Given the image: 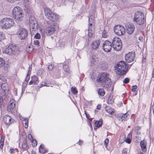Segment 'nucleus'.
Wrapping results in <instances>:
<instances>
[{
    "instance_id": "f257e3e1",
    "label": "nucleus",
    "mask_w": 154,
    "mask_h": 154,
    "mask_svg": "<svg viewBox=\"0 0 154 154\" xmlns=\"http://www.w3.org/2000/svg\"><path fill=\"white\" fill-rule=\"evenodd\" d=\"M115 72L119 75H122L125 74L127 71L128 65L126 64L123 61L119 62L116 66Z\"/></svg>"
},
{
    "instance_id": "f03ea898",
    "label": "nucleus",
    "mask_w": 154,
    "mask_h": 154,
    "mask_svg": "<svg viewBox=\"0 0 154 154\" xmlns=\"http://www.w3.org/2000/svg\"><path fill=\"white\" fill-rule=\"evenodd\" d=\"M44 12L46 18L50 21L55 22L59 18L58 15L52 12L51 10L48 8H44Z\"/></svg>"
},
{
    "instance_id": "7ed1b4c3",
    "label": "nucleus",
    "mask_w": 154,
    "mask_h": 154,
    "mask_svg": "<svg viewBox=\"0 0 154 154\" xmlns=\"http://www.w3.org/2000/svg\"><path fill=\"white\" fill-rule=\"evenodd\" d=\"M14 23L13 20L8 18H2L0 20V25L2 28L8 29L13 26Z\"/></svg>"
},
{
    "instance_id": "20e7f679",
    "label": "nucleus",
    "mask_w": 154,
    "mask_h": 154,
    "mask_svg": "<svg viewBox=\"0 0 154 154\" xmlns=\"http://www.w3.org/2000/svg\"><path fill=\"white\" fill-rule=\"evenodd\" d=\"M108 74L106 72L102 73L100 75V78L98 77L97 81V82L101 83L104 85H108L111 84V80L109 78Z\"/></svg>"
},
{
    "instance_id": "39448f33",
    "label": "nucleus",
    "mask_w": 154,
    "mask_h": 154,
    "mask_svg": "<svg viewBox=\"0 0 154 154\" xmlns=\"http://www.w3.org/2000/svg\"><path fill=\"white\" fill-rule=\"evenodd\" d=\"M4 53L9 55H16L19 53L20 51L16 45L11 44L5 49Z\"/></svg>"
},
{
    "instance_id": "423d86ee",
    "label": "nucleus",
    "mask_w": 154,
    "mask_h": 154,
    "mask_svg": "<svg viewBox=\"0 0 154 154\" xmlns=\"http://www.w3.org/2000/svg\"><path fill=\"white\" fill-rule=\"evenodd\" d=\"M134 21L139 25H143L146 21L144 14L139 11L137 12L134 18Z\"/></svg>"
},
{
    "instance_id": "0eeeda50",
    "label": "nucleus",
    "mask_w": 154,
    "mask_h": 154,
    "mask_svg": "<svg viewBox=\"0 0 154 154\" xmlns=\"http://www.w3.org/2000/svg\"><path fill=\"white\" fill-rule=\"evenodd\" d=\"M23 12L22 10L20 7H15L13 10L12 15L17 20H21L23 17Z\"/></svg>"
},
{
    "instance_id": "6e6552de",
    "label": "nucleus",
    "mask_w": 154,
    "mask_h": 154,
    "mask_svg": "<svg viewBox=\"0 0 154 154\" xmlns=\"http://www.w3.org/2000/svg\"><path fill=\"white\" fill-rule=\"evenodd\" d=\"M112 45L113 48L116 51H120L122 48L121 39L119 38H114L112 41Z\"/></svg>"
},
{
    "instance_id": "1a4fd4ad",
    "label": "nucleus",
    "mask_w": 154,
    "mask_h": 154,
    "mask_svg": "<svg viewBox=\"0 0 154 154\" xmlns=\"http://www.w3.org/2000/svg\"><path fill=\"white\" fill-rule=\"evenodd\" d=\"M115 32L119 35H124L125 33V30L124 26L120 25L116 26L114 28Z\"/></svg>"
},
{
    "instance_id": "9d476101",
    "label": "nucleus",
    "mask_w": 154,
    "mask_h": 154,
    "mask_svg": "<svg viewBox=\"0 0 154 154\" xmlns=\"http://www.w3.org/2000/svg\"><path fill=\"white\" fill-rule=\"evenodd\" d=\"M102 47L104 51L106 52H109L111 51L112 49V44L109 41L106 40L104 42Z\"/></svg>"
},
{
    "instance_id": "9b49d317",
    "label": "nucleus",
    "mask_w": 154,
    "mask_h": 154,
    "mask_svg": "<svg viewBox=\"0 0 154 154\" xmlns=\"http://www.w3.org/2000/svg\"><path fill=\"white\" fill-rule=\"evenodd\" d=\"M135 53L133 52H130L126 54L125 58L126 62L128 63L133 61L135 59Z\"/></svg>"
},
{
    "instance_id": "f8f14e48",
    "label": "nucleus",
    "mask_w": 154,
    "mask_h": 154,
    "mask_svg": "<svg viewBox=\"0 0 154 154\" xmlns=\"http://www.w3.org/2000/svg\"><path fill=\"white\" fill-rule=\"evenodd\" d=\"M55 24L53 23L51 25H49L46 28L45 32L48 35H51L54 33L55 31Z\"/></svg>"
},
{
    "instance_id": "ddd939ff",
    "label": "nucleus",
    "mask_w": 154,
    "mask_h": 154,
    "mask_svg": "<svg viewBox=\"0 0 154 154\" xmlns=\"http://www.w3.org/2000/svg\"><path fill=\"white\" fill-rule=\"evenodd\" d=\"M126 32L129 34H131L133 33L135 30V26L134 25L131 23L127 24L126 26Z\"/></svg>"
},
{
    "instance_id": "4468645a",
    "label": "nucleus",
    "mask_w": 154,
    "mask_h": 154,
    "mask_svg": "<svg viewBox=\"0 0 154 154\" xmlns=\"http://www.w3.org/2000/svg\"><path fill=\"white\" fill-rule=\"evenodd\" d=\"M19 32V37L21 40H24L27 37L28 32L26 29H20Z\"/></svg>"
},
{
    "instance_id": "2eb2a0df",
    "label": "nucleus",
    "mask_w": 154,
    "mask_h": 154,
    "mask_svg": "<svg viewBox=\"0 0 154 154\" xmlns=\"http://www.w3.org/2000/svg\"><path fill=\"white\" fill-rule=\"evenodd\" d=\"M15 103L14 101L13 100H11L8 106V111L11 112H13L15 109Z\"/></svg>"
},
{
    "instance_id": "dca6fc26",
    "label": "nucleus",
    "mask_w": 154,
    "mask_h": 154,
    "mask_svg": "<svg viewBox=\"0 0 154 154\" xmlns=\"http://www.w3.org/2000/svg\"><path fill=\"white\" fill-rule=\"evenodd\" d=\"M22 142H20L19 145H22V147L23 150H27L29 148L27 144L26 138H23L22 139Z\"/></svg>"
},
{
    "instance_id": "f3484780",
    "label": "nucleus",
    "mask_w": 154,
    "mask_h": 154,
    "mask_svg": "<svg viewBox=\"0 0 154 154\" xmlns=\"http://www.w3.org/2000/svg\"><path fill=\"white\" fill-rule=\"evenodd\" d=\"M3 120L7 125H10L13 122V119L9 116H5L3 118Z\"/></svg>"
},
{
    "instance_id": "a211bd4d",
    "label": "nucleus",
    "mask_w": 154,
    "mask_h": 154,
    "mask_svg": "<svg viewBox=\"0 0 154 154\" xmlns=\"http://www.w3.org/2000/svg\"><path fill=\"white\" fill-rule=\"evenodd\" d=\"M88 35L91 37L94 33V26L92 24H89L88 27Z\"/></svg>"
},
{
    "instance_id": "6ab92c4d",
    "label": "nucleus",
    "mask_w": 154,
    "mask_h": 154,
    "mask_svg": "<svg viewBox=\"0 0 154 154\" xmlns=\"http://www.w3.org/2000/svg\"><path fill=\"white\" fill-rule=\"evenodd\" d=\"M100 41L99 40H96L94 41L91 44V47L94 50L97 49L99 47L100 44Z\"/></svg>"
},
{
    "instance_id": "aec40b11",
    "label": "nucleus",
    "mask_w": 154,
    "mask_h": 154,
    "mask_svg": "<svg viewBox=\"0 0 154 154\" xmlns=\"http://www.w3.org/2000/svg\"><path fill=\"white\" fill-rule=\"evenodd\" d=\"M1 87L2 89L5 93L8 92L9 90L8 84L7 82H4L1 84Z\"/></svg>"
},
{
    "instance_id": "412c9836",
    "label": "nucleus",
    "mask_w": 154,
    "mask_h": 154,
    "mask_svg": "<svg viewBox=\"0 0 154 154\" xmlns=\"http://www.w3.org/2000/svg\"><path fill=\"white\" fill-rule=\"evenodd\" d=\"M140 146L143 152H145L146 150V141L143 140L140 142Z\"/></svg>"
},
{
    "instance_id": "4be33fe9",
    "label": "nucleus",
    "mask_w": 154,
    "mask_h": 154,
    "mask_svg": "<svg viewBox=\"0 0 154 154\" xmlns=\"http://www.w3.org/2000/svg\"><path fill=\"white\" fill-rule=\"evenodd\" d=\"M39 152L42 154H45L47 152L48 150L45 149L44 146L41 144L39 148Z\"/></svg>"
},
{
    "instance_id": "5701e85b",
    "label": "nucleus",
    "mask_w": 154,
    "mask_h": 154,
    "mask_svg": "<svg viewBox=\"0 0 154 154\" xmlns=\"http://www.w3.org/2000/svg\"><path fill=\"white\" fill-rule=\"evenodd\" d=\"M100 66V67L102 70H105L107 68V66L106 63L103 62H100L99 63Z\"/></svg>"
},
{
    "instance_id": "b1692460",
    "label": "nucleus",
    "mask_w": 154,
    "mask_h": 154,
    "mask_svg": "<svg viewBox=\"0 0 154 154\" xmlns=\"http://www.w3.org/2000/svg\"><path fill=\"white\" fill-rule=\"evenodd\" d=\"M32 79L34 82V85H37L39 83L38 78L35 75L31 77Z\"/></svg>"
},
{
    "instance_id": "393cba45",
    "label": "nucleus",
    "mask_w": 154,
    "mask_h": 154,
    "mask_svg": "<svg viewBox=\"0 0 154 154\" xmlns=\"http://www.w3.org/2000/svg\"><path fill=\"white\" fill-rule=\"evenodd\" d=\"M98 94L100 96H103L105 94V91L103 88H99L97 91Z\"/></svg>"
},
{
    "instance_id": "a878e982",
    "label": "nucleus",
    "mask_w": 154,
    "mask_h": 154,
    "mask_svg": "<svg viewBox=\"0 0 154 154\" xmlns=\"http://www.w3.org/2000/svg\"><path fill=\"white\" fill-rule=\"evenodd\" d=\"M63 69L65 72L67 73L66 75H69L71 71L69 70V68L68 65H65L63 66Z\"/></svg>"
},
{
    "instance_id": "bb28decb",
    "label": "nucleus",
    "mask_w": 154,
    "mask_h": 154,
    "mask_svg": "<svg viewBox=\"0 0 154 154\" xmlns=\"http://www.w3.org/2000/svg\"><path fill=\"white\" fill-rule=\"evenodd\" d=\"M5 96H2V97H0V107H3L4 106V98Z\"/></svg>"
},
{
    "instance_id": "cd10ccee",
    "label": "nucleus",
    "mask_w": 154,
    "mask_h": 154,
    "mask_svg": "<svg viewBox=\"0 0 154 154\" xmlns=\"http://www.w3.org/2000/svg\"><path fill=\"white\" fill-rule=\"evenodd\" d=\"M122 137L124 139H125L124 140L125 141L126 143H129V144H130L131 143V139H130L129 138H127L126 139L125 135H123L122 136H121V137H120V139H122Z\"/></svg>"
},
{
    "instance_id": "c85d7f7f",
    "label": "nucleus",
    "mask_w": 154,
    "mask_h": 154,
    "mask_svg": "<svg viewBox=\"0 0 154 154\" xmlns=\"http://www.w3.org/2000/svg\"><path fill=\"white\" fill-rule=\"evenodd\" d=\"M88 22L89 24H92V23H94V17L93 15L90 16L88 19Z\"/></svg>"
},
{
    "instance_id": "c756f323",
    "label": "nucleus",
    "mask_w": 154,
    "mask_h": 154,
    "mask_svg": "<svg viewBox=\"0 0 154 154\" xmlns=\"http://www.w3.org/2000/svg\"><path fill=\"white\" fill-rule=\"evenodd\" d=\"M119 118L121 119L122 121L123 120H127L128 119L127 113L122 114L121 117Z\"/></svg>"
},
{
    "instance_id": "7c9ffc66",
    "label": "nucleus",
    "mask_w": 154,
    "mask_h": 154,
    "mask_svg": "<svg viewBox=\"0 0 154 154\" xmlns=\"http://www.w3.org/2000/svg\"><path fill=\"white\" fill-rule=\"evenodd\" d=\"M23 119L24 120L23 123V124H25L24 125L25 128H27L28 127V119H27L26 118Z\"/></svg>"
},
{
    "instance_id": "2f4dec72",
    "label": "nucleus",
    "mask_w": 154,
    "mask_h": 154,
    "mask_svg": "<svg viewBox=\"0 0 154 154\" xmlns=\"http://www.w3.org/2000/svg\"><path fill=\"white\" fill-rule=\"evenodd\" d=\"M95 124L97 127H100L102 125V122L101 121H96L95 122Z\"/></svg>"
},
{
    "instance_id": "473e14b6",
    "label": "nucleus",
    "mask_w": 154,
    "mask_h": 154,
    "mask_svg": "<svg viewBox=\"0 0 154 154\" xmlns=\"http://www.w3.org/2000/svg\"><path fill=\"white\" fill-rule=\"evenodd\" d=\"M4 139L1 137L0 140V149H2L3 146L4 144Z\"/></svg>"
},
{
    "instance_id": "72a5a7b5",
    "label": "nucleus",
    "mask_w": 154,
    "mask_h": 154,
    "mask_svg": "<svg viewBox=\"0 0 154 154\" xmlns=\"http://www.w3.org/2000/svg\"><path fill=\"white\" fill-rule=\"evenodd\" d=\"M4 65L5 66L4 60L1 58H0V68L2 67Z\"/></svg>"
},
{
    "instance_id": "f704fd0d",
    "label": "nucleus",
    "mask_w": 154,
    "mask_h": 154,
    "mask_svg": "<svg viewBox=\"0 0 154 154\" xmlns=\"http://www.w3.org/2000/svg\"><path fill=\"white\" fill-rule=\"evenodd\" d=\"M71 91L72 93L74 95L77 94L78 92L76 88L72 87L71 88Z\"/></svg>"
},
{
    "instance_id": "c9c22d12",
    "label": "nucleus",
    "mask_w": 154,
    "mask_h": 154,
    "mask_svg": "<svg viewBox=\"0 0 154 154\" xmlns=\"http://www.w3.org/2000/svg\"><path fill=\"white\" fill-rule=\"evenodd\" d=\"M5 38V35L2 32H0V42L2 41Z\"/></svg>"
},
{
    "instance_id": "e433bc0d",
    "label": "nucleus",
    "mask_w": 154,
    "mask_h": 154,
    "mask_svg": "<svg viewBox=\"0 0 154 154\" xmlns=\"http://www.w3.org/2000/svg\"><path fill=\"white\" fill-rule=\"evenodd\" d=\"M24 10L26 13H28L30 11V8L28 6H25L24 8Z\"/></svg>"
},
{
    "instance_id": "4c0bfd02",
    "label": "nucleus",
    "mask_w": 154,
    "mask_h": 154,
    "mask_svg": "<svg viewBox=\"0 0 154 154\" xmlns=\"http://www.w3.org/2000/svg\"><path fill=\"white\" fill-rule=\"evenodd\" d=\"M4 82H6L5 79L3 77L0 78V83L2 84Z\"/></svg>"
},
{
    "instance_id": "58836bf2",
    "label": "nucleus",
    "mask_w": 154,
    "mask_h": 154,
    "mask_svg": "<svg viewBox=\"0 0 154 154\" xmlns=\"http://www.w3.org/2000/svg\"><path fill=\"white\" fill-rule=\"evenodd\" d=\"M102 35L103 38H106L107 37L108 35L107 32L105 30H104L103 31Z\"/></svg>"
},
{
    "instance_id": "ea45409f",
    "label": "nucleus",
    "mask_w": 154,
    "mask_h": 154,
    "mask_svg": "<svg viewBox=\"0 0 154 154\" xmlns=\"http://www.w3.org/2000/svg\"><path fill=\"white\" fill-rule=\"evenodd\" d=\"M108 101H109L110 103H111L114 102V100L113 98L112 97L109 96L108 99Z\"/></svg>"
},
{
    "instance_id": "a19ab883",
    "label": "nucleus",
    "mask_w": 154,
    "mask_h": 154,
    "mask_svg": "<svg viewBox=\"0 0 154 154\" xmlns=\"http://www.w3.org/2000/svg\"><path fill=\"white\" fill-rule=\"evenodd\" d=\"M137 85H134L133 86L131 87V91L132 92H134L135 91L136 89H137Z\"/></svg>"
},
{
    "instance_id": "79ce46f5",
    "label": "nucleus",
    "mask_w": 154,
    "mask_h": 154,
    "mask_svg": "<svg viewBox=\"0 0 154 154\" xmlns=\"http://www.w3.org/2000/svg\"><path fill=\"white\" fill-rule=\"evenodd\" d=\"M129 79L128 78H125L123 82L125 84H127L129 82Z\"/></svg>"
},
{
    "instance_id": "37998d69",
    "label": "nucleus",
    "mask_w": 154,
    "mask_h": 154,
    "mask_svg": "<svg viewBox=\"0 0 154 154\" xmlns=\"http://www.w3.org/2000/svg\"><path fill=\"white\" fill-rule=\"evenodd\" d=\"M29 75H29V72H28L26 77L25 79V82H27V83L28 82V80L30 78V76Z\"/></svg>"
},
{
    "instance_id": "c03bdc74",
    "label": "nucleus",
    "mask_w": 154,
    "mask_h": 154,
    "mask_svg": "<svg viewBox=\"0 0 154 154\" xmlns=\"http://www.w3.org/2000/svg\"><path fill=\"white\" fill-rule=\"evenodd\" d=\"M106 112L111 114H112L114 113V112L112 109H107L106 110Z\"/></svg>"
},
{
    "instance_id": "a18cd8bd",
    "label": "nucleus",
    "mask_w": 154,
    "mask_h": 154,
    "mask_svg": "<svg viewBox=\"0 0 154 154\" xmlns=\"http://www.w3.org/2000/svg\"><path fill=\"white\" fill-rule=\"evenodd\" d=\"M17 149H14L12 148H11L10 149L9 152L11 153H14L15 152V151H17Z\"/></svg>"
},
{
    "instance_id": "49530a36",
    "label": "nucleus",
    "mask_w": 154,
    "mask_h": 154,
    "mask_svg": "<svg viewBox=\"0 0 154 154\" xmlns=\"http://www.w3.org/2000/svg\"><path fill=\"white\" fill-rule=\"evenodd\" d=\"M109 140L108 138H107L105 139V140L104 141V143L105 145V146L107 148V145L108 144V143L109 142Z\"/></svg>"
},
{
    "instance_id": "de8ad7c7",
    "label": "nucleus",
    "mask_w": 154,
    "mask_h": 154,
    "mask_svg": "<svg viewBox=\"0 0 154 154\" xmlns=\"http://www.w3.org/2000/svg\"><path fill=\"white\" fill-rule=\"evenodd\" d=\"M34 37L36 39H39L40 37V35L39 33H37L35 35Z\"/></svg>"
},
{
    "instance_id": "09e8293b",
    "label": "nucleus",
    "mask_w": 154,
    "mask_h": 154,
    "mask_svg": "<svg viewBox=\"0 0 154 154\" xmlns=\"http://www.w3.org/2000/svg\"><path fill=\"white\" fill-rule=\"evenodd\" d=\"M34 43L35 45L39 46V41L38 40H36L34 41Z\"/></svg>"
},
{
    "instance_id": "8fccbe9b",
    "label": "nucleus",
    "mask_w": 154,
    "mask_h": 154,
    "mask_svg": "<svg viewBox=\"0 0 154 154\" xmlns=\"http://www.w3.org/2000/svg\"><path fill=\"white\" fill-rule=\"evenodd\" d=\"M53 67L54 66L52 64L48 66V69L50 70H52L53 69Z\"/></svg>"
},
{
    "instance_id": "3c124183",
    "label": "nucleus",
    "mask_w": 154,
    "mask_h": 154,
    "mask_svg": "<svg viewBox=\"0 0 154 154\" xmlns=\"http://www.w3.org/2000/svg\"><path fill=\"white\" fill-rule=\"evenodd\" d=\"M47 83H45V82H42V84H41L40 85V86H39L40 88H41L43 86H47Z\"/></svg>"
},
{
    "instance_id": "603ef678",
    "label": "nucleus",
    "mask_w": 154,
    "mask_h": 154,
    "mask_svg": "<svg viewBox=\"0 0 154 154\" xmlns=\"http://www.w3.org/2000/svg\"><path fill=\"white\" fill-rule=\"evenodd\" d=\"M132 134L131 132H130L127 136V138H129L130 139H131L132 138Z\"/></svg>"
},
{
    "instance_id": "864d4df0",
    "label": "nucleus",
    "mask_w": 154,
    "mask_h": 154,
    "mask_svg": "<svg viewBox=\"0 0 154 154\" xmlns=\"http://www.w3.org/2000/svg\"><path fill=\"white\" fill-rule=\"evenodd\" d=\"M28 138L29 140H32L33 139L32 135L30 134H28Z\"/></svg>"
},
{
    "instance_id": "5fc2aeb1",
    "label": "nucleus",
    "mask_w": 154,
    "mask_h": 154,
    "mask_svg": "<svg viewBox=\"0 0 154 154\" xmlns=\"http://www.w3.org/2000/svg\"><path fill=\"white\" fill-rule=\"evenodd\" d=\"M33 144H32V146L34 147L36 146V145H37V141L35 140L33 141Z\"/></svg>"
},
{
    "instance_id": "6e6d98bb",
    "label": "nucleus",
    "mask_w": 154,
    "mask_h": 154,
    "mask_svg": "<svg viewBox=\"0 0 154 154\" xmlns=\"http://www.w3.org/2000/svg\"><path fill=\"white\" fill-rule=\"evenodd\" d=\"M27 82H24L22 84V86L23 87H25L27 85L28 83Z\"/></svg>"
},
{
    "instance_id": "4d7b16f0",
    "label": "nucleus",
    "mask_w": 154,
    "mask_h": 154,
    "mask_svg": "<svg viewBox=\"0 0 154 154\" xmlns=\"http://www.w3.org/2000/svg\"><path fill=\"white\" fill-rule=\"evenodd\" d=\"M32 70V68L31 67L29 66V68L28 72H29V75H30L31 73V71Z\"/></svg>"
},
{
    "instance_id": "13d9d810",
    "label": "nucleus",
    "mask_w": 154,
    "mask_h": 154,
    "mask_svg": "<svg viewBox=\"0 0 154 154\" xmlns=\"http://www.w3.org/2000/svg\"><path fill=\"white\" fill-rule=\"evenodd\" d=\"M152 110L154 113V104H153L152 106L150 107V110Z\"/></svg>"
},
{
    "instance_id": "bf43d9fd",
    "label": "nucleus",
    "mask_w": 154,
    "mask_h": 154,
    "mask_svg": "<svg viewBox=\"0 0 154 154\" xmlns=\"http://www.w3.org/2000/svg\"><path fill=\"white\" fill-rule=\"evenodd\" d=\"M32 84H34V82L33 81H32V80L31 79V81L29 82V85H31Z\"/></svg>"
},
{
    "instance_id": "052dcab7",
    "label": "nucleus",
    "mask_w": 154,
    "mask_h": 154,
    "mask_svg": "<svg viewBox=\"0 0 154 154\" xmlns=\"http://www.w3.org/2000/svg\"><path fill=\"white\" fill-rule=\"evenodd\" d=\"M138 39L140 41H142L143 40V38L142 37H140Z\"/></svg>"
},
{
    "instance_id": "680f3d73",
    "label": "nucleus",
    "mask_w": 154,
    "mask_h": 154,
    "mask_svg": "<svg viewBox=\"0 0 154 154\" xmlns=\"http://www.w3.org/2000/svg\"><path fill=\"white\" fill-rule=\"evenodd\" d=\"M86 117L87 119H89L90 117V115L88 114H86Z\"/></svg>"
},
{
    "instance_id": "e2e57ef3",
    "label": "nucleus",
    "mask_w": 154,
    "mask_h": 154,
    "mask_svg": "<svg viewBox=\"0 0 154 154\" xmlns=\"http://www.w3.org/2000/svg\"><path fill=\"white\" fill-rule=\"evenodd\" d=\"M101 107L100 106H97V109H101Z\"/></svg>"
},
{
    "instance_id": "0e129e2a",
    "label": "nucleus",
    "mask_w": 154,
    "mask_h": 154,
    "mask_svg": "<svg viewBox=\"0 0 154 154\" xmlns=\"http://www.w3.org/2000/svg\"><path fill=\"white\" fill-rule=\"evenodd\" d=\"M82 143V141L81 140H79V145H81Z\"/></svg>"
},
{
    "instance_id": "69168bd1",
    "label": "nucleus",
    "mask_w": 154,
    "mask_h": 154,
    "mask_svg": "<svg viewBox=\"0 0 154 154\" xmlns=\"http://www.w3.org/2000/svg\"><path fill=\"white\" fill-rule=\"evenodd\" d=\"M152 77L153 78L154 77V68L153 69L152 74Z\"/></svg>"
},
{
    "instance_id": "338daca9",
    "label": "nucleus",
    "mask_w": 154,
    "mask_h": 154,
    "mask_svg": "<svg viewBox=\"0 0 154 154\" xmlns=\"http://www.w3.org/2000/svg\"><path fill=\"white\" fill-rule=\"evenodd\" d=\"M122 154H127V152L125 151H123Z\"/></svg>"
},
{
    "instance_id": "774afa93",
    "label": "nucleus",
    "mask_w": 154,
    "mask_h": 154,
    "mask_svg": "<svg viewBox=\"0 0 154 154\" xmlns=\"http://www.w3.org/2000/svg\"><path fill=\"white\" fill-rule=\"evenodd\" d=\"M9 2H12L13 0H5Z\"/></svg>"
}]
</instances>
